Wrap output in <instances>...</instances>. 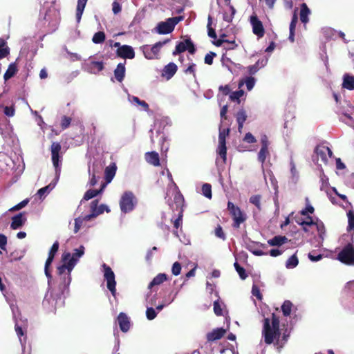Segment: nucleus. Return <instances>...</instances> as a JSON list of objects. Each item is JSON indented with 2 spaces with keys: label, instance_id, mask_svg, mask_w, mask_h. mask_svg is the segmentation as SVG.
Returning a JSON list of instances; mask_svg holds the SVG:
<instances>
[{
  "label": "nucleus",
  "instance_id": "a19ab883",
  "mask_svg": "<svg viewBox=\"0 0 354 354\" xmlns=\"http://www.w3.org/2000/svg\"><path fill=\"white\" fill-rule=\"evenodd\" d=\"M63 262H64V263L62 266H59L57 267V274L59 275H62V274H64L66 270H67L68 272V274H70V273L73 269L70 268L68 261H63Z\"/></svg>",
  "mask_w": 354,
  "mask_h": 354
},
{
  "label": "nucleus",
  "instance_id": "8fccbe9b",
  "mask_svg": "<svg viewBox=\"0 0 354 354\" xmlns=\"http://www.w3.org/2000/svg\"><path fill=\"white\" fill-rule=\"evenodd\" d=\"M252 294L253 296L256 297V298L258 299V300H262L263 299V295L261 293V291H260V289L259 288L254 284L252 286Z\"/></svg>",
  "mask_w": 354,
  "mask_h": 354
},
{
  "label": "nucleus",
  "instance_id": "72a5a7b5",
  "mask_svg": "<svg viewBox=\"0 0 354 354\" xmlns=\"http://www.w3.org/2000/svg\"><path fill=\"white\" fill-rule=\"evenodd\" d=\"M106 39V35L103 31H98L94 34L92 41L94 44H102Z\"/></svg>",
  "mask_w": 354,
  "mask_h": 354
},
{
  "label": "nucleus",
  "instance_id": "c85d7f7f",
  "mask_svg": "<svg viewBox=\"0 0 354 354\" xmlns=\"http://www.w3.org/2000/svg\"><path fill=\"white\" fill-rule=\"evenodd\" d=\"M221 339V328H217L207 334V340L209 342Z\"/></svg>",
  "mask_w": 354,
  "mask_h": 354
},
{
  "label": "nucleus",
  "instance_id": "423d86ee",
  "mask_svg": "<svg viewBox=\"0 0 354 354\" xmlns=\"http://www.w3.org/2000/svg\"><path fill=\"white\" fill-rule=\"evenodd\" d=\"M169 41V39H165L162 41L156 43L153 46L150 47L149 45L142 46V51L145 57L147 59H151L157 58L160 53V48L167 43Z\"/></svg>",
  "mask_w": 354,
  "mask_h": 354
},
{
  "label": "nucleus",
  "instance_id": "de8ad7c7",
  "mask_svg": "<svg viewBox=\"0 0 354 354\" xmlns=\"http://www.w3.org/2000/svg\"><path fill=\"white\" fill-rule=\"evenodd\" d=\"M53 259H54V257L48 256L46 261V263H45L44 271H45V274L48 278L51 277V274L49 272V267L51 265Z\"/></svg>",
  "mask_w": 354,
  "mask_h": 354
},
{
  "label": "nucleus",
  "instance_id": "37998d69",
  "mask_svg": "<svg viewBox=\"0 0 354 354\" xmlns=\"http://www.w3.org/2000/svg\"><path fill=\"white\" fill-rule=\"evenodd\" d=\"M268 154V149L261 147L258 153L259 161L263 164Z\"/></svg>",
  "mask_w": 354,
  "mask_h": 354
},
{
  "label": "nucleus",
  "instance_id": "69168bd1",
  "mask_svg": "<svg viewBox=\"0 0 354 354\" xmlns=\"http://www.w3.org/2000/svg\"><path fill=\"white\" fill-rule=\"evenodd\" d=\"M196 64L194 63H192L189 64V66L184 71L185 73L186 74H192L194 77H196Z\"/></svg>",
  "mask_w": 354,
  "mask_h": 354
},
{
  "label": "nucleus",
  "instance_id": "49530a36",
  "mask_svg": "<svg viewBox=\"0 0 354 354\" xmlns=\"http://www.w3.org/2000/svg\"><path fill=\"white\" fill-rule=\"evenodd\" d=\"M207 30H208V36L211 38L216 39V33L215 30L212 27V18L210 16L208 17V23H207Z\"/></svg>",
  "mask_w": 354,
  "mask_h": 354
},
{
  "label": "nucleus",
  "instance_id": "58836bf2",
  "mask_svg": "<svg viewBox=\"0 0 354 354\" xmlns=\"http://www.w3.org/2000/svg\"><path fill=\"white\" fill-rule=\"evenodd\" d=\"M202 194L207 198H212V186L210 184L205 183L201 188Z\"/></svg>",
  "mask_w": 354,
  "mask_h": 354
},
{
  "label": "nucleus",
  "instance_id": "338daca9",
  "mask_svg": "<svg viewBox=\"0 0 354 354\" xmlns=\"http://www.w3.org/2000/svg\"><path fill=\"white\" fill-rule=\"evenodd\" d=\"M112 10L115 15L120 13L122 10V7L118 1H113L112 3Z\"/></svg>",
  "mask_w": 354,
  "mask_h": 354
},
{
  "label": "nucleus",
  "instance_id": "e2e57ef3",
  "mask_svg": "<svg viewBox=\"0 0 354 354\" xmlns=\"http://www.w3.org/2000/svg\"><path fill=\"white\" fill-rule=\"evenodd\" d=\"M214 311L217 316L221 315V306L219 302V299H216L214 301Z\"/></svg>",
  "mask_w": 354,
  "mask_h": 354
},
{
  "label": "nucleus",
  "instance_id": "393cba45",
  "mask_svg": "<svg viewBox=\"0 0 354 354\" xmlns=\"http://www.w3.org/2000/svg\"><path fill=\"white\" fill-rule=\"evenodd\" d=\"M104 187H105V185L103 184L100 189H91L87 190L85 192V194L83 196V198L81 201V203L83 201H88V200L95 197L100 193H102Z\"/></svg>",
  "mask_w": 354,
  "mask_h": 354
},
{
  "label": "nucleus",
  "instance_id": "0eeeda50",
  "mask_svg": "<svg viewBox=\"0 0 354 354\" xmlns=\"http://www.w3.org/2000/svg\"><path fill=\"white\" fill-rule=\"evenodd\" d=\"M84 247L80 245L79 248L74 250L72 255L70 252H64L62 256V261H68L70 268L73 269L79 259L84 255Z\"/></svg>",
  "mask_w": 354,
  "mask_h": 354
},
{
  "label": "nucleus",
  "instance_id": "7c9ffc66",
  "mask_svg": "<svg viewBox=\"0 0 354 354\" xmlns=\"http://www.w3.org/2000/svg\"><path fill=\"white\" fill-rule=\"evenodd\" d=\"M330 151V148L328 147H317L315 152L317 153L318 156H320L322 160L324 162H326L328 159L326 156V152Z\"/></svg>",
  "mask_w": 354,
  "mask_h": 354
},
{
  "label": "nucleus",
  "instance_id": "1a4fd4ad",
  "mask_svg": "<svg viewBox=\"0 0 354 354\" xmlns=\"http://www.w3.org/2000/svg\"><path fill=\"white\" fill-rule=\"evenodd\" d=\"M104 268V277L106 280V286L107 288L110 290L113 296H115L116 294V281L115 280V274L113 272L112 269L104 263L102 265Z\"/></svg>",
  "mask_w": 354,
  "mask_h": 354
},
{
  "label": "nucleus",
  "instance_id": "a211bd4d",
  "mask_svg": "<svg viewBox=\"0 0 354 354\" xmlns=\"http://www.w3.org/2000/svg\"><path fill=\"white\" fill-rule=\"evenodd\" d=\"M18 66L16 62L10 63L3 75L4 81L6 82L13 77L18 72Z\"/></svg>",
  "mask_w": 354,
  "mask_h": 354
},
{
  "label": "nucleus",
  "instance_id": "864d4df0",
  "mask_svg": "<svg viewBox=\"0 0 354 354\" xmlns=\"http://www.w3.org/2000/svg\"><path fill=\"white\" fill-rule=\"evenodd\" d=\"M308 257L311 261L316 262V261H318L322 259L323 254H315V252L313 251L312 252L308 253Z\"/></svg>",
  "mask_w": 354,
  "mask_h": 354
},
{
  "label": "nucleus",
  "instance_id": "c9c22d12",
  "mask_svg": "<svg viewBox=\"0 0 354 354\" xmlns=\"http://www.w3.org/2000/svg\"><path fill=\"white\" fill-rule=\"evenodd\" d=\"M299 263V260L297 255L295 254L292 255L286 261V267L287 268H294Z\"/></svg>",
  "mask_w": 354,
  "mask_h": 354
},
{
  "label": "nucleus",
  "instance_id": "473e14b6",
  "mask_svg": "<svg viewBox=\"0 0 354 354\" xmlns=\"http://www.w3.org/2000/svg\"><path fill=\"white\" fill-rule=\"evenodd\" d=\"M292 303L289 300H286L282 306H281V310L283 313V315L285 317H288L290 315L292 308Z\"/></svg>",
  "mask_w": 354,
  "mask_h": 354
},
{
  "label": "nucleus",
  "instance_id": "bb28decb",
  "mask_svg": "<svg viewBox=\"0 0 354 354\" xmlns=\"http://www.w3.org/2000/svg\"><path fill=\"white\" fill-rule=\"evenodd\" d=\"M88 67L90 72L95 74L102 71L104 68L103 62L97 61L90 62Z\"/></svg>",
  "mask_w": 354,
  "mask_h": 354
},
{
  "label": "nucleus",
  "instance_id": "3c124183",
  "mask_svg": "<svg viewBox=\"0 0 354 354\" xmlns=\"http://www.w3.org/2000/svg\"><path fill=\"white\" fill-rule=\"evenodd\" d=\"M181 265L179 262L176 261L174 263L171 268V272L174 275L177 276L180 274L181 271Z\"/></svg>",
  "mask_w": 354,
  "mask_h": 354
},
{
  "label": "nucleus",
  "instance_id": "39448f33",
  "mask_svg": "<svg viewBox=\"0 0 354 354\" xmlns=\"http://www.w3.org/2000/svg\"><path fill=\"white\" fill-rule=\"evenodd\" d=\"M337 260L345 265L354 266V245L348 243L337 254Z\"/></svg>",
  "mask_w": 354,
  "mask_h": 354
},
{
  "label": "nucleus",
  "instance_id": "6ab92c4d",
  "mask_svg": "<svg viewBox=\"0 0 354 354\" xmlns=\"http://www.w3.org/2000/svg\"><path fill=\"white\" fill-rule=\"evenodd\" d=\"M168 279L167 275L165 273L157 274L149 283L148 288L152 289L156 286H159Z\"/></svg>",
  "mask_w": 354,
  "mask_h": 354
},
{
  "label": "nucleus",
  "instance_id": "20e7f679",
  "mask_svg": "<svg viewBox=\"0 0 354 354\" xmlns=\"http://www.w3.org/2000/svg\"><path fill=\"white\" fill-rule=\"evenodd\" d=\"M183 19V16L169 18L165 21L158 23L156 27V30L160 35L169 34L174 30L176 25Z\"/></svg>",
  "mask_w": 354,
  "mask_h": 354
},
{
  "label": "nucleus",
  "instance_id": "c03bdc74",
  "mask_svg": "<svg viewBox=\"0 0 354 354\" xmlns=\"http://www.w3.org/2000/svg\"><path fill=\"white\" fill-rule=\"evenodd\" d=\"M72 119L71 117L63 115L61 118L60 126L62 129H66L71 125Z\"/></svg>",
  "mask_w": 354,
  "mask_h": 354
},
{
  "label": "nucleus",
  "instance_id": "9b49d317",
  "mask_svg": "<svg viewBox=\"0 0 354 354\" xmlns=\"http://www.w3.org/2000/svg\"><path fill=\"white\" fill-rule=\"evenodd\" d=\"M250 23L252 26L253 33L259 38L263 37L265 35V29L263 23L256 14H253L250 16Z\"/></svg>",
  "mask_w": 354,
  "mask_h": 354
},
{
  "label": "nucleus",
  "instance_id": "79ce46f5",
  "mask_svg": "<svg viewBox=\"0 0 354 354\" xmlns=\"http://www.w3.org/2000/svg\"><path fill=\"white\" fill-rule=\"evenodd\" d=\"M234 268L241 279L244 280L248 277V274H246L245 270L242 266H241L237 262L234 263Z\"/></svg>",
  "mask_w": 354,
  "mask_h": 354
},
{
  "label": "nucleus",
  "instance_id": "c756f323",
  "mask_svg": "<svg viewBox=\"0 0 354 354\" xmlns=\"http://www.w3.org/2000/svg\"><path fill=\"white\" fill-rule=\"evenodd\" d=\"M10 54V48L3 38H0V59L6 57Z\"/></svg>",
  "mask_w": 354,
  "mask_h": 354
},
{
  "label": "nucleus",
  "instance_id": "b1692460",
  "mask_svg": "<svg viewBox=\"0 0 354 354\" xmlns=\"http://www.w3.org/2000/svg\"><path fill=\"white\" fill-rule=\"evenodd\" d=\"M116 169H117V167H116V165L115 163H113L106 167L105 171H104V174H105V179L107 183H110L112 180L114 176L115 175Z\"/></svg>",
  "mask_w": 354,
  "mask_h": 354
},
{
  "label": "nucleus",
  "instance_id": "5fc2aeb1",
  "mask_svg": "<svg viewBox=\"0 0 354 354\" xmlns=\"http://www.w3.org/2000/svg\"><path fill=\"white\" fill-rule=\"evenodd\" d=\"M157 314L156 310L152 307L147 308L146 316L149 320H152L156 317Z\"/></svg>",
  "mask_w": 354,
  "mask_h": 354
},
{
  "label": "nucleus",
  "instance_id": "6e6552de",
  "mask_svg": "<svg viewBox=\"0 0 354 354\" xmlns=\"http://www.w3.org/2000/svg\"><path fill=\"white\" fill-rule=\"evenodd\" d=\"M174 201L176 204V210L178 211V217L174 221V227L178 229L182 225L183 216L184 198L180 192H177L174 195Z\"/></svg>",
  "mask_w": 354,
  "mask_h": 354
},
{
  "label": "nucleus",
  "instance_id": "5701e85b",
  "mask_svg": "<svg viewBox=\"0 0 354 354\" xmlns=\"http://www.w3.org/2000/svg\"><path fill=\"white\" fill-rule=\"evenodd\" d=\"M288 239L285 236H275L272 239L268 241V243L271 246H281L287 243Z\"/></svg>",
  "mask_w": 354,
  "mask_h": 354
},
{
  "label": "nucleus",
  "instance_id": "f03ea898",
  "mask_svg": "<svg viewBox=\"0 0 354 354\" xmlns=\"http://www.w3.org/2000/svg\"><path fill=\"white\" fill-rule=\"evenodd\" d=\"M137 203V198L132 192H124L120 200L121 212L124 214L131 212L136 207Z\"/></svg>",
  "mask_w": 354,
  "mask_h": 354
},
{
  "label": "nucleus",
  "instance_id": "13d9d810",
  "mask_svg": "<svg viewBox=\"0 0 354 354\" xmlns=\"http://www.w3.org/2000/svg\"><path fill=\"white\" fill-rule=\"evenodd\" d=\"M59 249V242L55 241L53 245L51 246L50 251L48 252V256L55 257L56 253L57 252Z\"/></svg>",
  "mask_w": 354,
  "mask_h": 354
},
{
  "label": "nucleus",
  "instance_id": "680f3d73",
  "mask_svg": "<svg viewBox=\"0 0 354 354\" xmlns=\"http://www.w3.org/2000/svg\"><path fill=\"white\" fill-rule=\"evenodd\" d=\"M28 202H29L28 199H25V200L22 201L21 202H20L19 203H18L17 205L12 207L10 210V211L19 210L21 208L24 207L28 203Z\"/></svg>",
  "mask_w": 354,
  "mask_h": 354
},
{
  "label": "nucleus",
  "instance_id": "f704fd0d",
  "mask_svg": "<svg viewBox=\"0 0 354 354\" xmlns=\"http://www.w3.org/2000/svg\"><path fill=\"white\" fill-rule=\"evenodd\" d=\"M247 116L245 114V112L243 110L239 111L237 113L236 115V120L239 124V130L241 131V129L243 128V123L246 120Z\"/></svg>",
  "mask_w": 354,
  "mask_h": 354
},
{
  "label": "nucleus",
  "instance_id": "09e8293b",
  "mask_svg": "<svg viewBox=\"0 0 354 354\" xmlns=\"http://www.w3.org/2000/svg\"><path fill=\"white\" fill-rule=\"evenodd\" d=\"M297 8H296L295 10L294 13L292 15V17L291 21H290V24L289 29L291 30H295L296 25L297 24V21H298V17H297Z\"/></svg>",
  "mask_w": 354,
  "mask_h": 354
},
{
  "label": "nucleus",
  "instance_id": "a878e982",
  "mask_svg": "<svg viewBox=\"0 0 354 354\" xmlns=\"http://www.w3.org/2000/svg\"><path fill=\"white\" fill-rule=\"evenodd\" d=\"M290 335V332L286 328L282 333V335H279V337L277 338V342H275V345L279 348L283 347L285 344L288 342L289 337Z\"/></svg>",
  "mask_w": 354,
  "mask_h": 354
},
{
  "label": "nucleus",
  "instance_id": "052dcab7",
  "mask_svg": "<svg viewBox=\"0 0 354 354\" xmlns=\"http://www.w3.org/2000/svg\"><path fill=\"white\" fill-rule=\"evenodd\" d=\"M216 56V54L214 52H209L205 57V63L211 65L213 63V59Z\"/></svg>",
  "mask_w": 354,
  "mask_h": 354
},
{
  "label": "nucleus",
  "instance_id": "774afa93",
  "mask_svg": "<svg viewBox=\"0 0 354 354\" xmlns=\"http://www.w3.org/2000/svg\"><path fill=\"white\" fill-rule=\"evenodd\" d=\"M243 140L250 144L254 143L257 141L256 138L251 133H247Z\"/></svg>",
  "mask_w": 354,
  "mask_h": 354
},
{
  "label": "nucleus",
  "instance_id": "9d476101",
  "mask_svg": "<svg viewBox=\"0 0 354 354\" xmlns=\"http://www.w3.org/2000/svg\"><path fill=\"white\" fill-rule=\"evenodd\" d=\"M186 50H187L192 55L194 54L196 52L194 44L189 38L186 39L183 41L178 42L176 46L175 50L173 51L172 55L176 56Z\"/></svg>",
  "mask_w": 354,
  "mask_h": 354
},
{
  "label": "nucleus",
  "instance_id": "603ef678",
  "mask_svg": "<svg viewBox=\"0 0 354 354\" xmlns=\"http://www.w3.org/2000/svg\"><path fill=\"white\" fill-rule=\"evenodd\" d=\"M279 324H280L279 318L274 313H272V320H271V323H270L271 327L279 329Z\"/></svg>",
  "mask_w": 354,
  "mask_h": 354
},
{
  "label": "nucleus",
  "instance_id": "f8f14e48",
  "mask_svg": "<svg viewBox=\"0 0 354 354\" xmlns=\"http://www.w3.org/2000/svg\"><path fill=\"white\" fill-rule=\"evenodd\" d=\"M62 149L61 144L58 142H53L50 146L51 159L53 166L55 168L56 173H60L59 162V152Z\"/></svg>",
  "mask_w": 354,
  "mask_h": 354
},
{
  "label": "nucleus",
  "instance_id": "a18cd8bd",
  "mask_svg": "<svg viewBox=\"0 0 354 354\" xmlns=\"http://www.w3.org/2000/svg\"><path fill=\"white\" fill-rule=\"evenodd\" d=\"M347 216L348 220L347 230L351 231L354 230V212L353 210H349L347 213Z\"/></svg>",
  "mask_w": 354,
  "mask_h": 354
},
{
  "label": "nucleus",
  "instance_id": "f257e3e1",
  "mask_svg": "<svg viewBox=\"0 0 354 354\" xmlns=\"http://www.w3.org/2000/svg\"><path fill=\"white\" fill-rule=\"evenodd\" d=\"M227 209L233 221L232 227L234 229L240 228L241 225L246 221L248 218L247 214L239 207L230 201L227 203Z\"/></svg>",
  "mask_w": 354,
  "mask_h": 354
},
{
  "label": "nucleus",
  "instance_id": "ea45409f",
  "mask_svg": "<svg viewBox=\"0 0 354 354\" xmlns=\"http://www.w3.org/2000/svg\"><path fill=\"white\" fill-rule=\"evenodd\" d=\"M261 195H259V194L253 195L250 198V203H251L252 204L255 205L259 210H261Z\"/></svg>",
  "mask_w": 354,
  "mask_h": 354
},
{
  "label": "nucleus",
  "instance_id": "7ed1b4c3",
  "mask_svg": "<svg viewBox=\"0 0 354 354\" xmlns=\"http://www.w3.org/2000/svg\"><path fill=\"white\" fill-rule=\"evenodd\" d=\"M263 335L264 342L267 344H271L277 342V338L281 335L280 329L271 327L270 321L268 318H265L263 320Z\"/></svg>",
  "mask_w": 354,
  "mask_h": 354
},
{
  "label": "nucleus",
  "instance_id": "4be33fe9",
  "mask_svg": "<svg viewBox=\"0 0 354 354\" xmlns=\"http://www.w3.org/2000/svg\"><path fill=\"white\" fill-rule=\"evenodd\" d=\"M310 14V10L308 8L306 3H301L299 17H300V20L303 24H306L308 22V21H309L308 15Z\"/></svg>",
  "mask_w": 354,
  "mask_h": 354
},
{
  "label": "nucleus",
  "instance_id": "0e129e2a",
  "mask_svg": "<svg viewBox=\"0 0 354 354\" xmlns=\"http://www.w3.org/2000/svg\"><path fill=\"white\" fill-rule=\"evenodd\" d=\"M4 114L8 117H12L15 115V110L13 106H6L3 110Z\"/></svg>",
  "mask_w": 354,
  "mask_h": 354
},
{
  "label": "nucleus",
  "instance_id": "bf43d9fd",
  "mask_svg": "<svg viewBox=\"0 0 354 354\" xmlns=\"http://www.w3.org/2000/svg\"><path fill=\"white\" fill-rule=\"evenodd\" d=\"M245 82L247 89L248 91H251L255 84V79L252 77H248L246 78Z\"/></svg>",
  "mask_w": 354,
  "mask_h": 354
},
{
  "label": "nucleus",
  "instance_id": "cd10ccee",
  "mask_svg": "<svg viewBox=\"0 0 354 354\" xmlns=\"http://www.w3.org/2000/svg\"><path fill=\"white\" fill-rule=\"evenodd\" d=\"M88 0H78L76 8V19L80 23Z\"/></svg>",
  "mask_w": 354,
  "mask_h": 354
},
{
  "label": "nucleus",
  "instance_id": "2f4dec72",
  "mask_svg": "<svg viewBox=\"0 0 354 354\" xmlns=\"http://www.w3.org/2000/svg\"><path fill=\"white\" fill-rule=\"evenodd\" d=\"M15 329L17 336L19 338V341L21 344L23 342H26V330L21 326H19L17 322L15 323Z\"/></svg>",
  "mask_w": 354,
  "mask_h": 354
},
{
  "label": "nucleus",
  "instance_id": "aec40b11",
  "mask_svg": "<svg viewBox=\"0 0 354 354\" xmlns=\"http://www.w3.org/2000/svg\"><path fill=\"white\" fill-rule=\"evenodd\" d=\"M145 159L148 163H149L153 166H159L160 165L159 155L156 151L146 153Z\"/></svg>",
  "mask_w": 354,
  "mask_h": 354
},
{
  "label": "nucleus",
  "instance_id": "4d7b16f0",
  "mask_svg": "<svg viewBox=\"0 0 354 354\" xmlns=\"http://www.w3.org/2000/svg\"><path fill=\"white\" fill-rule=\"evenodd\" d=\"M341 120L342 122H344L346 124H353L354 123V120L353 118V117L348 114V113H344L342 114V116L341 118Z\"/></svg>",
  "mask_w": 354,
  "mask_h": 354
},
{
  "label": "nucleus",
  "instance_id": "f3484780",
  "mask_svg": "<svg viewBox=\"0 0 354 354\" xmlns=\"http://www.w3.org/2000/svg\"><path fill=\"white\" fill-rule=\"evenodd\" d=\"M125 64L126 62L124 61V63H119L117 65L116 68L114 70V76L115 78L119 82H122L125 77Z\"/></svg>",
  "mask_w": 354,
  "mask_h": 354
},
{
  "label": "nucleus",
  "instance_id": "e433bc0d",
  "mask_svg": "<svg viewBox=\"0 0 354 354\" xmlns=\"http://www.w3.org/2000/svg\"><path fill=\"white\" fill-rule=\"evenodd\" d=\"M244 95V91L241 89L234 91L230 95V98L232 101L236 102L239 104L241 100L240 98Z\"/></svg>",
  "mask_w": 354,
  "mask_h": 354
},
{
  "label": "nucleus",
  "instance_id": "412c9836",
  "mask_svg": "<svg viewBox=\"0 0 354 354\" xmlns=\"http://www.w3.org/2000/svg\"><path fill=\"white\" fill-rule=\"evenodd\" d=\"M342 87L352 91L354 89V76L346 73L343 76Z\"/></svg>",
  "mask_w": 354,
  "mask_h": 354
},
{
  "label": "nucleus",
  "instance_id": "4468645a",
  "mask_svg": "<svg viewBox=\"0 0 354 354\" xmlns=\"http://www.w3.org/2000/svg\"><path fill=\"white\" fill-rule=\"evenodd\" d=\"M26 221L25 212H20L12 216L10 228L12 230L19 229L25 224Z\"/></svg>",
  "mask_w": 354,
  "mask_h": 354
},
{
  "label": "nucleus",
  "instance_id": "6e6d98bb",
  "mask_svg": "<svg viewBox=\"0 0 354 354\" xmlns=\"http://www.w3.org/2000/svg\"><path fill=\"white\" fill-rule=\"evenodd\" d=\"M83 221L84 219H82L81 217H78L75 219V226L73 230L75 234L79 232L82 225Z\"/></svg>",
  "mask_w": 354,
  "mask_h": 354
},
{
  "label": "nucleus",
  "instance_id": "ddd939ff",
  "mask_svg": "<svg viewBox=\"0 0 354 354\" xmlns=\"http://www.w3.org/2000/svg\"><path fill=\"white\" fill-rule=\"evenodd\" d=\"M118 57L122 59H133L135 57V52L133 48L129 45H122L119 46L116 50Z\"/></svg>",
  "mask_w": 354,
  "mask_h": 354
},
{
  "label": "nucleus",
  "instance_id": "4c0bfd02",
  "mask_svg": "<svg viewBox=\"0 0 354 354\" xmlns=\"http://www.w3.org/2000/svg\"><path fill=\"white\" fill-rule=\"evenodd\" d=\"M226 35L223 34V48L225 50L234 49L236 44L235 41H229L225 39Z\"/></svg>",
  "mask_w": 354,
  "mask_h": 354
},
{
  "label": "nucleus",
  "instance_id": "2eb2a0df",
  "mask_svg": "<svg viewBox=\"0 0 354 354\" xmlns=\"http://www.w3.org/2000/svg\"><path fill=\"white\" fill-rule=\"evenodd\" d=\"M117 321L119 325L120 330L126 333L130 328V321L129 318L124 313H120L118 317Z\"/></svg>",
  "mask_w": 354,
  "mask_h": 354
},
{
  "label": "nucleus",
  "instance_id": "dca6fc26",
  "mask_svg": "<svg viewBox=\"0 0 354 354\" xmlns=\"http://www.w3.org/2000/svg\"><path fill=\"white\" fill-rule=\"evenodd\" d=\"M177 69V65L174 62H170L164 67L162 75L165 77L167 80H169L175 75Z\"/></svg>",
  "mask_w": 354,
  "mask_h": 354
}]
</instances>
